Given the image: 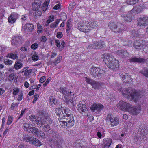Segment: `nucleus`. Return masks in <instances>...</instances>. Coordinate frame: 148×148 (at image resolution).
I'll list each match as a JSON object with an SVG mask.
<instances>
[{"mask_svg":"<svg viewBox=\"0 0 148 148\" xmlns=\"http://www.w3.org/2000/svg\"><path fill=\"white\" fill-rule=\"evenodd\" d=\"M105 46L104 42L103 41H98L95 43H93L89 47L93 49L101 48Z\"/></svg>","mask_w":148,"mask_h":148,"instance_id":"aec40b11","label":"nucleus"},{"mask_svg":"<svg viewBox=\"0 0 148 148\" xmlns=\"http://www.w3.org/2000/svg\"><path fill=\"white\" fill-rule=\"evenodd\" d=\"M19 90L18 88H17L15 89H14L13 90V94L14 95H17L19 92Z\"/></svg>","mask_w":148,"mask_h":148,"instance_id":"864d4df0","label":"nucleus"},{"mask_svg":"<svg viewBox=\"0 0 148 148\" xmlns=\"http://www.w3.org/2000/svg\"><path fill=\"white\" fill-rule=\"evenodd\" d=\"M141 73L144 76L148 77V69H144L141 71Z\"/></svg>","mask_w":148,"mask_h":148,"instance_id":"a19ab883","label":"nucleus"},{"mask_svg":"<svg viewBox=\"0 0 148 148\" xmlns=\"http://www.w3.org/2000/svg\"><path fill=\"white\" fill-rule=\"evenodd\" d=\"M7 47L5 46H0V55L6 51Z\"/></svg>","mask_w":148,"mask_h":148,"instance_id":"4c0bfd02","label":"nucleus"},{"mask_svg":"<svg viewBox=\"0 0 148 148\" xmlns=\"http://www.w3.org/2000/svg\"><path fill=\"white\" fill-rule=\"evenodd\" d=\"M68 108L61 107L56 109V113L60 118V123L63 127L68 128L72 127L74 124L73 115L69 114Z\"/></svg>","mask_w":148,"mask_h":148,"instance_id":"f257e3e1","label":"nucleus"},{"mask_svg":"<svg viewBox=\"0 0 148 148\" xmlns=\"http://www.w3.org/2000/svg\"><path fill=\"white\" fill-rule=\"evenodd\" d=\"M22 37L20 36H14L12 38L11 43L13 46L17 47L19 46L21 44V40Z\"/></svg>","mask_w":148,"mask_h":148,"instance_id":"a211bd4d","label":"nucleus"},{"mask_svg":"<svg viewBox=\"0 0 148 148\" xmlns=\"http://www.w3.org/2000/svg\"><path fill=\"white\" fill-rule=\"evenodd\" d=\"M34 139L30 143L31 144L37 147L40 146L42 145V143L39 140L34 137Z\"/></svg>","mask_w":148,"mask_h":148,"instance_id":"c85d7f7f","label":"nucleus"},{"mask_svg":"<svg viewBox=\"0 0 148 148\" xmlns=\"http://www.w3.org/2000/svg\"><path fill=\"white\" fill-rule=\"evenodd\" d=\"M34 27L33 24H27L24 26V28L26 29L27 30H29L31 31L34 29Z\"/></svg>","mask_w":148,"mask_h":148,"instance_id":"f704fd0d","label":"nucleus"},{"mask_svg":"<svg viewBox=\"0 0 148 148\" xmlns=\"http://www.w3.org/2000/svg\"><path fill=\"white\" fill-rule=\"evenodd\" d=\"M34 134L42 138H45V136L44 132L39 130L37 128L34 132Z\"/></svg>","mask_w":148,"mask_h":148,"instance_id":"393cba45","label":"nucleus"},{"mask_svg":"<svg viewBox=\"0 0 148 148\" xmlns=\"http://www.w3.org/2000/svg\"><path fill=\"white\" fill-rule=\"evenodd\" d=\"M138 0H127V3L130 5H133L138 2Z\"/></svg>","mask_w":148,"mask_h":148,"instance_id":"ea45409f","label":"nucleus"},{"mask_svg":"<svg viewBox=\"0 0 148 148\" xmlns=\"http://www.w3.org/2000/svg\"><path fill=\"white\" fill-rule=\"evenodd\" d=\"M141 133L139 132V131L137 132V134H135L133 140L136 142L137 144H140L141 143V138L140 135Z\"/></svg>","mask_w":148,"mask_h":148,"instance_id":"bb28decb","label":"nucleus"},{"mask_svg":"<svg viewBox=\"0 0 148 148\" xmlns=\"http://www.w3.org/2000/svg\"><path fill=\"white\" fill-rule=\"evenodd\" d=\"M117 107L123 111H127L129 107H130V104L123 101H120L117 105Z\"/></svg>","mask_w":148,"mask_h":148,"instance_id":"dca6fc26","label":"nucleus"},{"mask_svg":"<svg viewBox=\"0 0 148 148\" xmlns=\"http://www.w3.org/2000/svg\"><path fill=\"white\" fill-rule=\"evenodd\" d=\"M34 138L33 137L28 135H24L23 136V140L27 142H29L30 144L31 142H32L33 140L34 139Z\"/></svg>","mask_w":148,"mask_h":148,"instance_id":"2f4dec72","label":"nucleus"},{"mask_svg":"<svg viewBox=\"0 0 148 148\" xmlns=\"http://www.w3.org/2000/svg\"><path fill=\"white\" fill-rule=\"evenodd\" d=\"M27 18V16L26 14L22 15L21 16V19L23 21H25Z\"/></svg>","mask_w":148,"mask_h":148,"instance_id":"69168bd1","label":"nucleus"},{"mask_svg":"<svg viewBox=\"0 0 148 148\" xmlns=\"http://www.w3.org/2000/svg\"><path fill=\"white\" fill-rule=\"evenodd\" d=\"M32 69H29L26 71L24 73V75L25 76H28L30 75L32 72Z\"/></svg>","mask_w":148,"mask_h":148,"instance_id":"4d7b16f0","label":"nucleus"},{"mask_svg":"<svg viewBox=\"0 0 148 148\" xmlns=\"http://www.w3.org/2000/svg\"><path fill=\"white\" fill-rule=\"evenodd\" d=\"M46 80V77L45 76L42 77L40 80L39 82L41 83H43Z\"/></svg>","mask_w":148,"mask_h":148,"instance_id":"338daca9","label":"nucleus"},{"mask_svg":"<svg viewBox=\"0 0 148 148\" xmlns=\"http://www.w3.org/2000/svg\"><path fill=\"white\" fill-rule=\"evenodd\" d=\"M112 142V140L109 138H106L104 140V148H108Z\"/></svg>","mask_w":148,"mask_h":148,"instance_id":"c756f323","label":"nucleus"},{"mask_svg":"<svg viewBox=\"0 0 148 148\" xmlns=\"http://www.w3.org/2000/svg\"><path fill=\"white\" fill-rule=\"evenodd\" d=\"M18 18V14L15 13H13L10 15L8 18V22L11 23H14Z\"/></svg>","mask_w":148,"mask_h":148,"instance_id":"4be33fe9","label":"nucleus"},{"mask_svg":"<svg viewBox=\"0 0 148 148\" xmlns=\"http://www.w3.org/2000/svg\"><path fill=\"white\" fill-rule=\"evenodd\" d=\"M130 62H138L142 63L144 62L145 61L148 64V58L145 60L144 59L141 58H138L136 57H134L132 58L129 59Z\"/></svg>","mask_w":148,"mask_h":148,"instance_id":"a878e982","label":"nucleus"},{"mask_svg":"<svg viewBox=\"0 0 148 148\" xmlns=\"http://www.w3.org/2000/svg\"><path fill=\"white\" fill-rule=\"evenodd\" d=\"M9 57L14 59H16L18 58L17 54L14 53H10L9 55Z\"/></svg>","mask_w":148,"mask_h":148,"instance_id":"8fccbe9b","label":"nucleus"},{"mask_svg":"<svg viewBox=\"0 0 148 148\" xmlns=\"http://www.w3.org/2000/svg\"><path fill=\"white\" fill-rule=\"evenodd\" d=\"M145 44V42L141 40H138L135 41L134 43V47L137 49H141L143 48Z\"/></svg>","mask_w":148,"mask_h":148,"instance_id":"412c9836","label":"nucleus"},{"mask_svg":"<svg viewBox=\"0 0 148 148\" xmlns=\"http://www.w3.org/2000/svg\"><path fill=\"white\" fill-rule=\"evenodd\" d=\"M19 104V103H12V104L11 105V110H14V109L15 107H17Z\"/></svg>","mask_w":148,"mask_h":148,"instance_id":"5fc2aeb1","label":"nucleus"},{"mask_svg":"<svg viewBox=\"0 0 148 148\" xmlns=\"http://www.w3.org/2000/svg\"><path fill=\"white\" fill-rule=\"evenodd\" d=\"M100 84L98 82H95L94 81V82L92 84V87L94 88H98L99 87Z\"/></svg>","mask_w":148,"mask_h":148,"instance_id":"de8ad7c7","label":"nucleus"},{"mask_svg":"<svg viewBox=\"0 0 148 148\" xmlns=\"http://www.w3.org/2000/svg\"><path fill=\"white\" fill-rule=\"evenodd\" d=\"M143 49L144 51L148 53V44L145 43V44L143 47Z\"/></svg>","mask_w":148,"mask_h":148,"instance_id":"680f3d73","label":"nucleus"},{"mask_svg":"<svg viewBox=\"0 0 148 148\" xmlns=\"http://www.w3.org/2000/svg\"><path fill=\"white\" fill-rule=\"evenodd\" d=\"M23 93L21 92L20 93V94L18 95V97L17 98V99L18 100L21 101V100L23 98Z\"/></svg>","mask_w":148,"mask_h":148,"instance_id":"0e129e2a","label":"nucleus"},{"mask_svg":"<svg viewBox=\"0 0 148 148\" xmlns=\"http://www.w3.org/2000/svg\"><path fill=\"white\" fill-rule=\"evenodd\" d=\"M120 86V84L118 83L114 85V89L115 90H117L119 92H121L122 95L127 99L136 102L142 96L141 92L137 91L131 87L123 89Z\"/></svg>","mask_w":148,"mask_h":148,"instance_id":"f03ea898","label":"nucleus"},{"mask_svg":"<svg viewBox=\"0 0 148 148\" xmlns=\"http://www.w3.org/2000/svg\"><path fill=\"white\" fill-rule=\"evenodd\" d=\"M87 27V22L84 21L79 22L77 26V28L79 30L85 33L88 32V29Z\"/></svg>","mask_w":148,"mask_h":148,"instance_id":"4468645a","label":"nucleus"},{"mask_svg":"<svg viewBox=\"0 0 148 148\" xmlns=\"http://www.w3.org/2000/svg\"><path fill=\"white\" fill-rule=\"evenodd\" d=\"M136 8L132 9L127 14L121 15L122 20L127 22H131L134 20V16L137 14Z\"/></svg>","mask_w":148,"mask_h":148,"instance_id":"423d86ee","label":"nucleus"},{"mask_svg":"<svg viewBox=\"0 0 148 148\" xmlns=\"http://www.w3.org/2000/svg\"><path fill=\"white\" fill-rule=\"evenodd\" d=\"M87 28L88 29V32L97 27L98 25V22L96 21L92 20L86 22Z\"/></svg>","mask_w":148,"mask_h":148,"instance_id":"6ab92c4d","label":"nucleus"},{"mask_svg":"<svg viewBox=\"0 0 148 148\" xmlns=\"http://www.w3.org/2000/svg\"><path fill=\"white\" fill-rule=\"evenodd\" d=\"M77 108L78 110L80 112L86 113L87 112V109L84 104L79 103L77 105Z\"/></svg>","mask_w":148,"mask_h":148,"instance_id":"b1692460","label":"nucleus"},{"mask_svg":"<svg viewBox=\"0 0 148 148\" xmlns=\"http://www.w3.org/2000/svg\"><path fill=\"white\" fill-rule=\"evenodd\" d=\"M49 3L46 1H45L43 5L40 9H41L42 11L44 12H45L47 9V6Z\"/></svg>","mask_w":148,"mask_h":148,"instance_id":"e433bc0d","label":"nucleus"},{"mask_svg":"<svg viewBox=\"0 0 148 148\" xmlns=\"http://www.w3.org/2000/svg\"><path fill=\"white\" fill-rule=\"evenodd\" d=\"M14 78V74L12 73L9 76L8 79L11 81L13 80Z\"/></svg>","mask_w":148,"mask_h":148,"instance_id":"052dcab7","label":"nucleus"},{"mask_svg":"<svg viewBox=\"0 0 148 148\" xmlns=\"http://www.w3.org/2000/svg\"><path fill=\"white\" fill-rule=\"evenodd\" d=\"M29 46V45L26 46L25 45L24 46L22 47L20 49V50L24 54L23 56L24 57H25V54L26 53L27 51V48Z\"/></svg>","mask_w":148,"mask_h":148,"instance_id":"72a5a7b5","label":"nucleus"},{"mask_svg":"<svg viewBox=\"0 0 148 148\" xmlns=\"http://www.w3.org/2000/svg\"><path fill=\"white\" fill-rule=\"evenodd\" d=\"M47 119H44L42 118L41 120L39 122H38V127L41 128V129L45 132H48L50 129V125L48 124L46 122Z\"/></svg>","mask_w":148,"mask_h":148,"instance_id":"6e6552de","label":"nucleus"},{"mask_svg":"<svg viewBox=\"0 0 148 148\" xmlns=\"http://www.w3.org/2000/svg\"><path fill=\"white\" fill-rule=\"evenodd\" d=\"M4 62L6 65H9L12 64V61L8 59L5 60Z\"/></svg>","mask_w":148,"mask_h":148,"instance_id":"3c124183","label":"nucleus"},{"mask_svg":"<svg viewBox=\"0 0 148 148\" xmlns=\"http://www.w3.org/2000/svg\"><path fill=\"white\" fill-rule=\"evenodd\" d=\"M121 43L123 46H129L132 45V41L130 40H128L126 39H123L121 41Z\"/></svg>","mask_w":148,"mask_h":148,"instance_id":"473e14b6","label":"nucleus"},{"mask_svg":"<svg viewBox=\"0 0 148 148\" xmlns=\"http://www.w3.org/2000/svg\"><path fill=\"white\" fill-rule=\"evenodd\" d=\"M76 4L75 2H73L71 3L69 6V9L70 10H71L74 7L75 5Z\"/></svg>","mask_w":148,"mask_h":148,"instance_id":"6e6d98bb","label":"nucleus"},{"mask_svg":"<svg viewBox=\"0 0 148 148\" xmlns=\"http://www.w3.org/2000/svg\"><path fill=\"white\" fill-rule=\"evenodd\" d=\"M107 118L109 119L112 127L116 126L119 123V119L116 117H113L111 115L109 114Z\"/></svg>","mask_w":148,"mask_h":148,"instance_id":"f3484780","label":"nucleus"},{"mask_svg":"<svg viewBox=\"0 0 148 148\" xmlns=\"http://www.w3.org/2000/svg\"><path fill=\"white\" fill-rule=\"evenodd\" d=\"M123 55H121V57L126 58L127 57L130 56V54L127 51L123 49Z\"/></svg>","mask_w":148,"mask_h":148,"instance_id":"58836bf2","label":"nucleus"},{"mask_svg":"<svg viewBox=\"0 0 148 148\" xmlns=\"http://www.w3.org/2000/svg\"><path fill=\"white\" fill-rule=\"evenodd\" d=\"M32 60L34 61H37L38 60L39 58L38 56L36 53H34L32 56Z\"/></svg>","mask_w":148,"mask_h":148,"instance_id":"a18cd8bd","label":"nucleus"},{"mask_svg":"<svg viewBox=\"0 0 148 148\" xmlns=\"http://www.w3.org/2000/svg\"><path fill=\"white\" fill-rule=\"evenodd\" d=\"M36 128L35 127H34L33 125L29 123H24L23 126V128L25 131L33 134Z\"/></svg>","mask_w":148,"mask_h":148,"instance_id":"f8f14e48","label":"nucleus"},{"mask_svg":"<svg viewBox=\"0 0 148 148\" xmlns=\"http://www.w3.org/2000/svg\"><path fill=\"white\" fill-rule=\"evenodd\" d=\"M55 42L56 43V45L57 47L58 48L60 47V45L59 40L57 39L56 40Z\"/></svg>","mask_w":148,"mask_h":148,"instance_id":"774afa93","label":"nucleus"},{"mask_svg":"<svg viewBox=\"0 0 148 148\" xmlns=\"http://www.w3.org/2000/svg\"><path fill=\"white\" fill-rule=\"evenodd\" d=\"M62 33L61 32H58L56 36L58 38H61L62 36Z\"/></svg>","mask_w":148,"mask_h":148,"instance_id":"13d9d810","label":"nucleus"},{"mask_svg":"<svg viewBox=\"0 0 148 148\" xmlns=\"http://www.w3.org/2000/svg\"><path fill=\"white\" fill-rule=\"evenodd\" d=\"M74 148H81V146L79 143L76 142L74 143Z\"/></svg>","mask_w":148,"mask_h":148,"instance_id":"e2e57ef3","label":"nucleus"},{"mask_svg":"<svg viewBox=\"0 0 148 148\" xmlns=\"http://www.w3.org/2000/svg\"><path fill=\"white\" fill-rule=\"evenodd\" d=\"M72 19L71 18H69L67 20V29H66L67 32L70 29V25H71V23Z\"/></svg>","mask_w":148,"mask_h":148,"instance_id":"37998d69","label":"nucleus"},{"mask_svg":"<svg viewBox=\"0 0 148 148\" xmlns=\"http://www.w3.org/2000/svg\"><path fill=\"white\" fill-rule=\"evenodd\" d=\"M109 27L112 31L114 32H121L123 30V24L114 22H110L109 24Z\"/></svg>","mask_w":148,"mask_h":148,"instance_id":"0eeeda50","label":"nucleus"},{"mask_svg":"<svg viewBox=\"0 0 148 148\" xmlns=\"http://www.w3.org/2000/svg\"><path fill=\"white\" fill-rule=\"evenodd\" d=\"M51 136L53 137V139L50 140L51 143L54 142V145L53 148H62V144L63 140L59 136L58 133L53 132Z\"/></svg>","mask_w":148,"mask_h":148,"instance_id":"39448f33","label":"nucleus"},{"mask_svg":"<svg viewBox=\"0 0 148 148\" xmlns=\"http://www.w3.org/2000/svg\"><path fill=\"white\" fill-rule=\"evenodd\" d=\"M138 130L139 132L141 133V135H143V140H146L148 137V130L147 129L146 126L144 125H141Z\"/></svg>","mask_w":148,"mask_h":148,"instance_id":"ddd939ff","label":"nucleus"},{"mask_svg":"<svg viewBox=\"0 0 148 148\" xmlns=\"http://www.w3.org/2000/svg\"><path fill=\"white\" fill-rule=\"evenodd\" d=\"M140 109L141 108L140 107L132 106L130 104V107L128 108L127 111L131 115H136L140 112Z\"/></svg>","mask_w":148,"mask_h":148,"instance_id":"9b49d317","label":"nucleus"},{"mask_svg":"<svg viewBox=\"0 0 148 148\" xmlns=\"http://www.w3.org/2000/svg\"><path fill=\"white\" fill-rule=\"evenodd\" d=\"M40 4L39 3H34L32 5V9L34 11L33 13L34 16L37 18L40 17L41 15V12L39 9Z\"/></svg>","mask_w":148,"mask_h":148,"instance_id":"9d476101","label":"nucleus"},{"mask_svg":"<svg viewBox=\"0 0 148 148\" xmlns=\"http://www.w3.org/2000/svg\"><path fill=\"white\" fill-rule=\"evenodd\" d=\"M12 121V116H9L8 117V121L7 122V124L8 125H9L11 124Z\"/></svg>","mask_w":148,"mask_h":148,"instance_id":"603ef678","label":"nucleus"},{"mask_svg":"<svg viewBox=\"0 0 148 148\" xmlns=\"http://www.w3.org/2000/svg\"><path fill=\"white\" fill-rule=\"evenodd\" d=\"M85 80L87 83L92 85V84L94 82V80L90 78H88L86 77H84Z\"/></svg>","mask_w":148,"mask_h":148,"instance_id":"c03bdc74","label":"nucleus"},{"mask_svg":"<svg viewBox=\"0 0 148 148\" xmlns=\"http://www.w3.org/2000/svg\"><path fill=\"white\" fill-rule=\"evenodd\" d=\"M138 24L140 26L148 25V16L138 18L137 19Z\"/></svg>","mask_w":148,"mask_h":148,"instance_id":"2eb2a0df","label":"nucleus"},{"mask_svg":"<svg viewBox=\"0 0 148 148\" xmlns=\"http://www.w3.org/2000/svg\"><path fill=\"white\" fill-rule=\"evenodd\" d=\"M103 108V106L100 104H94L92 105L91 109L92 111L100 112Z\"/></svg>","mask_w":148,"mask_h":148,"instance_id":"5701e85b","label":"nucleus"},{"mask_svg":"<svg viewBox=\"0 0 148 148\" xmlns=\"http://www.w3.org/2000/svg\"><path fill=\"white\" fill-rule=\"evenodd\" d=\"M62 57L61 56H59L58 57H57L55 59V60L53 62V63L56 65L58 63H59L61 61Z\"/></svg>","mask_w":148,"mask_h":148,"instance_id":"49530a36","label":"nucleus"},{"mask_svg":"<svg viewBox=\"0 0 148 148\" xmlns=\"http://www.w3.org/2000/svg\"><path fill=\"white\" fill-rule=\"evenodd\" d=\"M38 46V44L36 43H34L31 45V47L33 49H36L37 48Z\"/></svg>","mask_w":148,"mask_h":148,"instance_id":"bf43d9fd","label":"nucleus"},{"mask_svg":"<svg viewBox=\"0 0 148 148\" xmlns=\"http://www.w3.org/2000/svg\"><path fill=\"white\" fill-rule=\"evenodd\" d=\"M49 103L50 104L55 105L57 103V99L56 98H54L53 96H51L49 97Z\"/></svg>","mask_w":148,"mask_h":148,"instance_id":"c9c22d12","label":"nucleus"},{"mask_svg":"<svg viewBox=\"0 0 148 148\" xmlns=\"http://www.w3.org/2000/svg\"><path fill=\"white\" fill-rule=\"evenodd\" d=\"M120 76L122 80H124L125 79L128 78V77L129 79L130 78V77H129L128 74L125 73H123L120 75Z\"/></svg>","mask_w":148,"mask_h":148,"instance_id":"79ce46f5","label":"nucleus"},{"mask_svg":"<svg viewBox=\"0 0 148 148\" xmlns=\"http://www.w3.org/2000/svg\"><path fill=\"white\" fill-rule=\"evenodd\" d=\"M23 66V64L21 62L20 60H17L16 61L14 64V67L16 69L18 70Z\"/></svg>","mask_w":148,"mask_h":148,"instance_id":"7c9ffc66","label":"nucleus"},{"mask_svg":"<svg viewBox=\"0 0 148 148\" xmlns=\"http://www.w3.org/2000/svg\"><path fill=\"white\" fill-rule=\"evenodd\" d=\"M90 69L91 75L95 77H100L105 72L104 70L101 69L99 67L93 66Z\"/></svg>","mask_w":148,"mask_h":148,"instance_id":"1a4fd4ad","label":"nucleus"},{"mask_svg":"<svg viewBox=\"0 0 148 148\" xmlns=\"http://www.w3.org/2000/svg\"><path fill=\"white\" fill-rule=\"evenodd\" d=\"M103 61L106 64L110 69L115 70L119 68V62L110 54H106L104 56Z\"/></svg>","mask_w":148,"mask_h":148,"instance_id":"7ed1b4c3","label":"nucleus"},{"mask_svg":"<svg viewBox=\"0 0 148 148\" xmlns=\"http://www.w3.org/2000/svg\"><path fill=\"white\" fill-rule=\"evenodd\" d=\"M59 92L62 93L65 98V100L67 103H71L73 104V101L74 94L69 90L65 87H60Z\"/></svg>","mask_w":148,"mask_h":148,"instance_id":"20e7f679","label":"nucleus"},{"mask_svg":"<svg viewBox=\"0 0 148 148\" xmlns=\"http://www.w3.org/2000/svg\"><path fill=\"white\" fill-rule=\"evenodd\" d=\"M42 118H39L35 116L34 115H32L30 117V120L32 122H35L33 123L35 125H38V122H39L41 120Z\"/></svg>","mask_w":148,"mask_h":148,"instance_id":"cd10ccee","label":"nucleus"},{"mask_svg":"<svg viewBox=\"0 0 148 148\" xmlns=\"http://www.w3.org/2000/svg\"><path fill=\"white\" fill-rule=\"evenodd\" d=\"M114 51L119 56L121 57V55H123V49L118 50L116 51V49H115L114 50H115Z\"/></svg>","mask_w":148,"mask_h":148,"instance_id":"09e8293b","label":"nucleus"}]
</instances>
